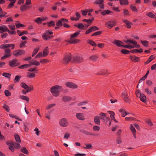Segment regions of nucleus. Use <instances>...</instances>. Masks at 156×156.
Returning a JSON list of instances; mask_svg holds the SVG:
<instances>
[{
	"label": "nucleus",
	"mask_w": 156,
	"mask_h": 156,
	"mask_svg": "<svg viewBox=\"0 0 156 156\" xmlns=\"http://www.w3.org/2000/svg\"><path fill=\"white\" fill-rule=\"evenodd\" d=\"M63 89L62 86L58 85L52 87L51 89V92L55 97H57L59 95V92L62 91Z\"/></svg>",
	"instance_id": "f257e3e1"
},
{
	"label": "nucleus",
	"mask_w": 156,
	"mask_h": 156,
	"mask_svg": "<svg viewBox=\"0 0 156 156\" xmlns=\"http://www.w3.org/2000/svg\"><path fill=\"white\" fill-rule=\"evenodd\" d=\"M29 63L30 64H25L18 67V68L21 69L26 68L30 67L32 65L38 66L40 65V63L34 59H29Z\"/></svg>",
	"instance_id": "f03ea898"
},
{
	"label": "nucleus",
	"mask_w": 156,
	"mask_h": 156,
	"mask_svg": "<svg viewBox=\"0 0 156 156\" xmlns=\"http://www.w3.org/2000/svg\"><path fill=\"white\" fill-rule=\"evenodd\" d=\"M80 33V31H78L71 35L69 42L70 44H76L80 42V40L77 39H74L73 38L77 37L79 35Z\"/></svg>",
	"instance_id": "7ed1b4c3"
},
{
	"label": "nucleus",
	"mask_w": 156,
	"mask_h": 156,
	"mask_svg": "<svg viewBox=\"0 0 156 156\" xmlns=\"http://www.w3.org/2000/svg\"><path fill=\"white\" fill-rule=\"evenodd\" d=\"M61 62L64 64H67L70 62L78 63L82 62V59H62Z\"/></svg>",
	"instance_id": "20e7f679"
},
{
	"label": "nucleus",
	"mask_w": 156,
	"mask_h": 156,
	"mask_svg": "<svg viewBox=\"0 0 156 156\" xmlns=\"http://www.w3.org/2000/svg\"><path fill=\"white\" fill-rule=\"evenodd\" d=\"M117 22L115 20L109 21L106 22L105 23V26L108 29H111L114 26L116 25Z\"/></svg>",
	"instance_id": "39448f33"
},
{
	"label": "nucleus",
	"mask_w": 156,
	"mask_h": 156,
	"mask_svg": "<svg viewBox=\"0 0 156 156\" xmlns=\"http://www.w3.org/2000/svg\"><path fill=\"white\" fill-rule=\"evenodd\" d=\"M4 51L5 53L2 57L1 58H4L10 57L12 55L11 50L9 49H5Z\"/></svg>",
	"instance_id": "423d86ee"
},
{
	"label": "nucleus",
	"mask_w": 156,
	"mask_h": 156,
	"mask_svg": "<svg viewBox=\"0 0 156 156\" xmlns=\"http://www.w3.org/2000/svg\"><path fill=\"white\" fill-rule=\"evenodd\" d=\"M122 98L126 102L129 103L130 99L127 94L125 91H124L122 93Z\"/></svg>",
	"instance_id": "0eeeda50"
},
{
	"label": "nucleus",
	"mask_w": 156,
	"mask_h": 156,
	"mask_svg": "<svg viewBox=\"0 0 156 156\" xmlns=\"http://www.w3.org/2000/svg\"><path fill=\"white\" fill-rule=\"evenodd\" d=\"M60 125L63 127L67 126L69 124V123L65 118H63L61 119L59 122Z\"/></svg>",
	"instance_id": "6e6552de"
},
{
	"label": "nucleus",
	"mask_w": 156,
	"mask_h": 156,
	"mask_svg": "<svg viewBox=\"0 0 156 156\" xmlns=\"http://www.w3.org/2000/svg\"><path fill=\"white\" fill-rule=\"evenodd\" d=\"M126 43H127L128 44L129 43L133 44L135 48H138L140 47V45L137 44V42L135 40L132 41L130 40L127 39L126 41H125Z\"/></svg>",
	"instance_id": "1a4fd4ad"
},
{
	"label": "nucleus",
	"mask_w": 156,
	"mask_h": 156,
	"mask_svg": "<svg viewBox=\"0 0 156 156\" xmlns=\"http://www.w3.org/2000/svg\"><path fill=\"white\" fill-rule=\"evenodd\" d=\"M20 64L18 62L16 59H13L9 62V65L12 67H15L19 65Z\"/></svg>",
	"instance_id": "9d476101"
},
{
	"label": "nucleus",
	"mask_w": 156,
	"mask_h": 156,
	"mask_svg": "<svg viewBox=\"0 0 156 156\" xmlns=\"http://www.w3.org/2000/svg\"><path fill=\"white\" fill-rule=\"evenodd\" d=\"M25 51L23 50H17L14 51L13 54L16 56H18L25 53Z\"/></svg>",
	"instance_id": "9b49d317"
},
{
	"label": "nucleus",
	"mask_w": 156,
	"mask_h": 156,
	"mask_svg": "<svg viewBox=\"0 0 156 156\" xmlns=\"http://www.w3.org/2000/svg\"><path fill=\"white\" fill-rule=\"evenodd\" d=\"M5 32H9V30L5 25H3L0 26V33H2Z\"/></svg>",
	"instance_id": "f8f14e48"
},
{
	"label": "nucleus",
	"mask_w": 156,
	"mask_h": 156,
	"mask_svg": "<svg viewBox=\"0 0 156 156\" xmlns=\"http://www.w3.org/2000/svg\"><path fill=\"white\" fill-rule=\"evenodd\" d=\"M113 43L119 47H122L123 44V43L121 41L117 40H114V41L113 42Z\"/></svg>",
	"instance_id": "ddd939ff"
},
{
	"label": "nucleus",
	"mask_w": 156,
	"mask_h": 156,
	"mask_svg": "<svg viewBox=\"0 0 156 156\" xmlns=\"http://www.w3.org/2000/svg\"><path fill=\"white\" fill-rule=\"evenodd\" d=\"M66 86L70 88H77V86L76 85L70 82L66 83Z\"/></svg>",
	"instance_id": "4468645a"
},
{
	"label": "nucleus",
	"mask_w": 156,
	"mask_h": 156,
	"mask_svg": "<svg viewBox=\"0 0 156 156\" xmlns=\"http://www.w3.org/2000/svg\"><path fill=\"white\" fill-rule=\"evenodd\" d=\"M31 8V6H27L25 4L21 5L20 7V9L22 11H25L27 9H29Z\"/></svg>",
	"instance_id": "2eb2a0df"
},
{
	"label": "nucleus",
	"mask_w": 156,
	"mask_h": 156,
	"mask_svg": "<svg viewBox=\"0 0 156 156\" xmlns=\"http://www.w3.org/2000/svg\"><path fill=\"white\" fill-rule=\"evenodd\" d=\"M43 38L45 40H48L50 39L51 37H52V36H49V34H48V32H45L44 34L42 36Z\"/></svg>",
	"instance_id": "dca6fc26"
},
{
	"label": "nucleus",
	"mask_w": 156,
	"mask_h": 156,
	"mask_svg": "<svg viewBox=\"0 0 156 156\" xmlns=\"http://www.w3.org/2000/svg\"><path fill=\"white\" fill-rule=\"evenodd\" d=\"M99 11H100L101 15L104 16L106 15H108L109 13L112 12V11L108 10H100Z\"/></svg>",
	"instance_id": "f3484780"
},
{
	"label": "nucleus",
	"mask_w": 156,
	"mask_h": 156,
	"mask_svg": "<svg viewBox=\"0 0 156 156\" xmlns=\"http://www.w3.org/2000/svg\"><path fill=\"white\" fill-rule=\"evenodd\" d=\"M76 117L79 120H84L83 114V113H77L76 114Z\"/></svg>",
	"instance_id": "a211bd4d"
},
{
	"label": "nucleus",
	"mask_w": 156,
	"mask_h": 156,
	"mask_svg": "<svg viewBox=\"0 0 156 156\" xmlns=\"http://www.w3.org/2000/svg\"><path fill=\"white\" fill-rule=\"evenodd\" d=\"M48 53V47H46L43 51V57H45Z\"/></svg>",
	"instance_id": "6ab92c4d"
},
{
	"label": "nucleus",
	"mask_w": 156,
	"mask_h": 156,
	"mask_svg": "<svg viewBox=\"0 0 156 156\" xmlns=\"http://www.w3.org/2000/svg\"><path fill=\"white\" fill-rule=\"evenodd\" d=\"M94 121L96 124L99 125L100 124V118L99 116H96L94 119Z\"/></svg>",
	"instance_id": "aec40b11"
},
{
	"label": "nucleus",
	"mask_w": 156,
	"mask_h": 156,
	"mask_svg": "<svg viewBox=\"0 0 156 156\" xmlns=\"http://www.w3.org/2000/svg\"><path fill=\"white\" fill-rule=\"evenodd\" d=\"M74 26L77 27L80 30H83L84 29V25L82 23H79L77 25L75 24Z\"/></svg>",
	"instance_id": "412c9836"
},
{
	"label": "nucleus",
	"mask_w": 156,
	"mask_h": 156,
	"mask_svg": "<svg viewBox=\"0 0 156 156\" xmlns=\"http://www.w3.org/2000/svg\"><path fill=\"white\" fill-rule=\"evenodd\" d=\"M123 21L126 24V27L127 28H130L131 25L132 24L131 23L127 20H123Z\"/></svg>",
	"instance_id": "4be33fe9"
},
{
	"label": "nucleus",
	"mask_w": 156,
	"mask_h": 156,
	"mask_svg": "<svg viewBox=\"0 0 156 156\" xmlns=\"http://www.w3.org/2000/svg\"><path fill=\"white\" fill-rule=\"evenodd\" d=\"M109 73H108L107 70L105 69L102 70L99 72V73H98V75L103 74L104 75H108Z\"/></svg>",
	"instance_id": "5701e85b"
},
{
	"label": "nucleus",
	"mask_w": 156,
	"mask_h": 156,
	"mask_svg": "<svg viewBox=\"0 0 156 156\" xmlns=\"http://www.w3.org/2000/svg\"><path fill=\"white\" fill-rule=\"evenodd\" d=\"M71 100V98L69 96H63L62 100L64 102H68Z\"/></svg>",
	"instance_id": "b1692460"
},
{
	"label": "nucleus",
	"mask_w": 156,
	"mask_h": 156,
	"mask_svg": "<svg viewBox=\"0 0 156 156\" xmlns=\"http://www.w3.org/2000/svg\"><path fill=\"white\" fill-rule=\"evenodd\" d=\"M139 97L141 101L143 102H145L146 101V97L144 94H140Z\"/></svg>",
	"instance_id": "393cba45"
},
{
	"label": "nucleus",
	"mask_w": 156,
	"mask_h": 156,
	"mask_svg": "<svg viewBox=\"0 0 156 156\" xmlns=\"http://www.w3.org/2000/svg\"><path fill=\"white\" fill-rule=\"evenodd\" d=\"M120 2V4L121 5H127L129 3V2L127 0H119Z\"/></svg>",
	"instance_id": "a878e982"
},
{
	"label": "nucleus",
	"mask_w": 156,
	"mask_h": 156,
	"mask_svg": "<svg viewBox=\"0 0 156 156\" xmlns=\"http://www.w3.org/2000/svg\"><path fill=\"white\" fill-rule=\"evenodd\" d=\"M119 112L121 113L122 116L123 117H125L126 115L128 114V113H127L126 111L122 109H121L119 111Z\"/></svg>",
	"instance_id": "bb28decb"
},
{
	"label": "nucleus",
	"mask_w": 156,
	"mask_h": 156,
	"mask_svg": "<svg viewBox=\"0 0 156 156\" xmlns=\"http://www.w3.org/2000/svg\"><path fill=\"white\" fill-rule=\"evenodd\" d=\"M106 117V114L103 112H101L100 114V118L102 120L105 121Z\"/></svg>",
	"instance_id": "cd10ccee"
},
{
	"label": "nucleus",
	"mask_w": 156,
	"mask_h": 156,
	"mask_svg": "<svg viewBox=\"0 0 156 156\" xmlns=\"http://www.w3.org/2000/svg\"><path fill=\"white\" fill-rule=\"evenodd\" d=\"M14 137L16 141L18 143H20L21 140L18 134L16 133L14 135Z\"/></svg>",
	"instance_id": "c85d7f7f"
},
{
	"label": "nucleus",
	"mask_w": 156,
	"mask_h": 156,
	"mask_svg": "<svg viewBox=\"0 0 156 156\" xmlns=\"http://www.w3.org/2000/svg\"><path fill=\"white\" fill-rule=\"evenodd\" d=\"M87 42L90 45L94 46L96 47L97 46L95 42L91 40H88Z\"/></svg>",
	"instance_id": "c756f323"
},
{
	"label": "nucleus",
	"mask_w": 156,
	"mask_h": 156,
	"mask_svg": "<svg viewBox=\"0 0 156 156\" xmlns=\"http://www.w3.org/2000/svg\"><path fill=\"white\" fill-rule=\"evenodd\" d=\"M40 49L39 47H37L34 48L33 52V53L32 55V57H34L38 52Z\"/></svg>",
	"instance_id": "7c9ffc66"
},
{
	"label": "nucleus",
	"mask_w": 156,
	"mask_h": 156,
	"mask_svg": "<svg viewBox=\"0 0 156 156\" xmlns=\"http://www.w3.org/2000/svg\"><path fill=\"white\" fill-rule=\"evenodd\" d=\"M104 2V0H95L94 1V3L95 5H99L101 4H103Z\"/></svg>",
	"instance_id": "2f4dec72"
},
{
	"label": "nucleus",
	"mask_w": 156,
	"mask_h": 156,
	"mask_svg": "<svg viewBox=\"0 0 156 156\" xmlns=\"http://www.w3.org/2000/svg\"><path fill=\"white\" fill-rule=\"evenodd\" d=\"M20 98L23 100H25L27 101H29V98L26 96L24 95H20L19 96Z\"/></svg>",
	"instance_id": "473e14b6"
},
{
	"label": "nucleus",
	"mask_w": 156,
	"mask_h": 156,
	"mask_svg": "<svg viewBox=\"0 0 156 156\" xmlns=\"http://www.w3.org/2000/svg\"><path fill=\"white\" fill-rule=\"evenodd\" d=\"M122 47H124L125 48H128V49H131V48H135V47L134 45H122Z\"/></svg>",
	"instance_id": "72a5a7b5"
},
{
	"label": "nucleus",
	"mask_w": 156,
	"mask_h": 156,
	"mask_svg": "<svg viewBox=\"0 0 156 156\" xmlns=\"http://www.w3.org/2000/svg\"><path fill=\"white\" fill-rule=\"evenodd\" d=\"M35 76V74L34 73H27V77L29 78H32L34 77Z\"/></svg>",
	"instance_id": "f704fd0d"
},
{
	"label": "nucleus",
	"mask_w": 156,
	"mask_h": 156,
	"mask_svg": "<svg viewBox=\"0 0 156 156\" xmlns=\"http://www.w3.org/2000/svg\"><path fill=\"white\" fill-rule=\"evenodd\" d=\"M72 57L71 54L70 53H67L65 54L64 58H71Z\"/></svg>",
	"instance_id": "c9c22d12"
},
{
	"label": "nucleus",
	"mask_w": 156,
	"mask_h": 156,
	"mask_svg": "<svg viewBox=\"0 0 156 156\" xmlns=\"http://www.w3.org/2000/svg\"><path fill=\"white\" fill-rule=\"evenodd\" d=\"M20 86L24 88L25 89H27L28 88V86L24 83H21Z\"/></svg>",
	"instance_id": "e433bc0d"
},
{
	"label": "nucleus",
	"mask_w": 156,
	"mask_h": 156,
	"mask_svg": "<svg viewBox=\"0 0 156 156\" xmlns=\"http://www.w3.org/2000/svg\"><path fill=\"white\" fill-rule=\"evenodd\" d=\"M2 14L0 15V19L2 18V17H6L9 16L7 15V13L5 12H2Z\"/></svg>",
	"instance_id": "4c0bfd02"
},
{
	"label": "nucleus",
	"mask_w": 156,
	"mask_h": 156,
	"mask_svg": "<svg viewBox=\"0 0 156 156\" xmlns=\"http://www.w3.org/2000/svg\"><path fill=\"white\" fill-rule=\"evenodd\" d=\"M2 75L7 78H9L11 77V74L8 73H4L2 74Z\"/></svg>",
	"instance_id": "58836bf2"
},
{
	"label": "nucleus",
	"mask_w": 156,
	"mask_h": 156,
	"mask_svg": "<svg viewBox=\"0 0 156 156\" xmlns=\"http://www.w3.org/2000/svg\"><path fill=\"white\" fill-rule=\"evenodd\" d=\"M55 25V22L53 21H51L48 23V26L49 27H54Z\"/></svg>",
	"instance_id": "ea45409f"
},
{
	"label": "nucleus",
	"mask_w": 156,
	"mask_h": 156,
	"mask_svg": "<svg viewBox=\"0 0 156 156\" xmlns=\"http://www.w3.org/2000/svg\"><path fill=\"white\" fill-rule=\"evenodd\" d=\"M21 151L22 152L26 154H28L29 153L25 147L22 148L21 150Z\"/></svg>",
	"instance_id": "a19ab883"
},
{
	"label": "nucleus",
	"mask_w": 156,
	"mask_h": 156,
	"mask_svg": "<svg viewBox=\"0 0 156 156\" xmlns=\"http://www.w3.org/2000/svg\"><path fill=\"white\" fill-rule=\"evenodd\" d=\"M55 104H49L47 105V106L46 107V109L47 110L55 106Z\"/></svg>",
	"instance_id": "79ce46f5"
},
{
	"label": "nucleus",
	"mask_w": 156,
	"mask_h": 156,
	"mask_svg": "<svg viewBox=\"0 0 156 156\" xmlns=\"http://www.w3.org/2000/svg\"><path fill=\"white\" fill-rule=\"evenodd\" d=\"M141 43L144 46L147 47L148 44V42L147 41H141Z\"/></svg>",
	"instance_id": "37998d69"
},
{
	"label": "nucleus",
	"mask_w": 156,
	"mask_h": 156,
	"mask_svg": "<svg viewBox=\"0 0 156 156\" xmlns=\"http://www.w3.org/2000/svg\"><path fill=\"white\" fill-rule=\"evenodd\" d=\"M121 52L123 54H127L129 53V51L125 49H122L121 51Z\"/></svg>",
	"instance_id": "c03bdc74"
},
{
	"label": "nucleus",
	"mask_w": 156,
	"mask_h": 156,
	"mask_svg": "<svg viewBox=\"0 0 156 156\" xmlns=\"http://www.w3.org/2000/svg\"><path fill=\"white\" fill-rule=\"evenodd\" d=\"M63 23L61 19L59 20L56 23V26L58 27H61L62 26Z\"/></svg>",
	"instance_id": "a18cd8bd"
},
{
	"label": "nucleus",
	"mask_w": 156,
	"mask_h": 156,
	"mask_svg": "<svg viewBox=\"0 0 156 156\" xmlns=\"http://www.w3.org/2000/svg\"><path fill=\"white\" fill-rule=\"evenodd\" d=\"M130 8L134 12H137L138 11L136 7L135 6L131 5L130 6Z\"/></svg>",
	"instance_id": "49530a36"
},
{
	"label": "nucleus",
	"mask_w": 156,
	"mask_h": 156,
	"mask_svg": "<svg viewBox=\"0 0 156 156\" xmlns=\"http://www.w3.org/2000/svg\"><path fill=\"white\" fill-rule=\"evenodd\" d=\"M102 33V32L101 31H98L95 32L91 35V36H97L100 35Z\"/></svg>",
	"instance_id": "de8ad7c7"
},
{
	"label": "nucleus",
	"mask_w": 156,
	"mask_h": 156,
	"mask_svg": "<svg viewBox=\"0 0 156 156\" xmlns=\"http://www.w3.org/2000/svg\"><path fill=\"white\" fill-rule=\"evenodd\" d=\"M7 48L12 47V49H13L14 48L15 44H6Z\"/></svg>",
	"instance_id": "09e8293b"
},
{
	"label": "nucleus",
	"mask_w": 156,
	"mask_h": 156,
	"mask_svg": "<svg viewBox=\"0 0 156 156\" xmlns=\"http://www.w3.org/2000/svg\"><path fill=\"white\" fill-rule=\"evenodd\" d=\"M143 52V49H135L133 50L132 52L134 53L138 52L141 53Z\"/></svg>",
	"instance_id": "8fccbe9b"
},
{
	"label": "nucleus",
	"mask_w": 156,
	"mask_h": 156,
	"mask_svg": "<svg viewBox=\"0 0 156 156\" xmlns=\"http://www.w3.org/2000/svg\"><path fill=\"white\" fill-rule=\"evenodd\" d=\"M93 130L94 131H98L100 129V127L97 126H94L93 127Z\"/></svg>",
	"instance_id": "3c124183"
},
{
	"label": "nucleus",
	"mask_w": 156,
	"mask_h": 156,
	"mask_svg": "<svg viewBox=\"0 0 156 156\" xmlns=\"http://www.w3.org/2000/svg\"><path fill=\"white\" fill-rule=\"evenodd\" d=\"M21 76H15V79L14 80V81L15 83L17 82H19Z\"/></svg>",
	"instance_id": "603ef678"
},
{
	"label": "nucleus",
	"mask_w": 156,
	"mask_h": 156,
	"mask_svg": "<svg viewBox=\"0 0 156 156\" xmlns=\"http://www.w3.org/2000/svg\"><path fill=\"white\" fill-rule=\"evenodd\" d=\"M14 147L16 149H19L20 147V145L19 144L16 143L14 142V144L13 145Z\"/></svg>",
	"instance_id": "864d4df0"
},
{
	"label": "nucleus",
	"mask_w": 156,
	"mask_h": 156,
	"mask_svg": "<svg viewBox=\"0 0 156 156\" xmlns=\"http://www.w3.org/2000/svg\"><path fill=\"white\" fill-rule=\"evenodd\" d=\"M82 133H84L85 134H86V135H93V136H95V135L89 132L88 131H86L85 130H83L82 131Z\"/></svg>",
	"instance_id": "5fc2aeb1"
},
{
	"label": "nucleus",
	"mask_w": 156,
	"mask_h": 156,
	"mask_svg": "<svg viewBox=\"0 0 156 156\" xmlns=\"http://www.w3.org/2000/svg\"><path fill=\"white\" fill-rule=\"evenodd\" d=\"M130 130H131L133 133H136V130L135 128L133 127V126L132 124L130 125Z\"/></svg>",
	"instance_id": "6e6d98bb"
},
{
	"label": "nucleus",
	"mask_w": 156,
	"mask_h": 156,
	"mask_svg": "<svg viewBox=\"0 0 156 156\" xmlns=\"http://www.w3.org/2000/svg\"><path fill=\"white\" fill-rule=\"evenodd\" d=\"M147 15V16L151 18H154L155 17V15L151 12L148 13Z\"/></svg>",
	"instance_id": "4d7b16f0"
},
{
	"label": "nucleus",
	"mask_w": 156,
	"mask_h": 156,
	"mask_svg": "<svg viewBox=\"0 0 156 156\" xmlns=\"http://www.w3.org/2000/svg\"><path fill=\"white\" fill-rule=\"evenodd\" d=\"M88 101H83L80 102V103H78L77 104L78 106H81L85 105V104H87L88 103Z\"/></svg>",
	"instance_id": "13d9d810"
},
{
	"label": "nucleus",
	"mask_w": 156,
	"mask_h": 156,
	"mask_svg": "<svg viewBox=\"0 0 156 156\" xmlns=\"http://www.w3.org/2000/svg\"><path fill=\"white\" fill-rule=\"evenodd\" d=\"M5 95L6 96H9L11 95V93L8 90L5 91Z\"/></svg>",
	"instance_id": "bf43d9fd"
},
{
	"label": "nucleus",
	"mask_w": 156,
	"mask_h": 156,
	"mask_svg": "<svg viewBox=\"0 0 156 156\" xmlns=\"http://www.w3.org/2000/svg\"><path fill=\"white\" fill-rule=\"evenodd\" d=\"M44 58V57H43V54L41 52H39L38 53L36 56V58Z\"/></svg>",
	"instance_id": "052dcab7"
},
{
	"label": "nucleus",
	"mask_w": 156,
	"mask_h": 156,
	"mask_svg": "<svg viewBox=\"0 0 156 156\" xmlns=\"http://www.w3.org/2000/svg\"><path fill=\"white\" fill-rule=\"evenodd\" d=\"M26 41H23L22 42L20 45V48H23L25 46V44L27 43Z\"/></svg>",
	"instance_id": "680f3d73"
},
{
	"label": "nucleus",
	"mask_w": 156,
	"mask_h": 156,
	"mask_svg": "<svg viewBox=\"0 0 156 156\" xmlns=\"http://www.w3.org/2000/svg\"><path fill=\"white\" fill-rule=\"evenodd\" d=\"M3 107L4 108L7 112H9V106L5 105H4Z\"/></svg>",
	"instance_id": "e2e57ef3"
},
{
	"label": "nucleus",
	"mask_w": 156,
	"mask_h": 156,
	"mask_svg": "<svg viewBox=\"0 0 156 156\" xmlns=\"http://www.w3.org/2000/svg\"><path fill=\"white\" fill-rule=\"evenodd\" d=\"M35 22L38 24L41 23V19H40V17H39L36 18L35 20Z\"/></svg>",
	"instance_id": "0e129e2a"
},
{
	"label": "nucleus",
	"mask_w": 156,
	"mask_h": 156,
	"mask_svg": "<svg viewBox=\"0 0 156 156\" xmlns=\"http://www.w3.org/2000/svg\"><path fill=\"white\" fill-rule=\"evenodd\" d=\"M70 136V134L68 133H65L64 138L65 139H68Z\"/></svg>",
	"instance_id": "69168bd1"
},
{
	"label": "nucleus",
	"mask_w": 156,
	"mask_h": 156,
	"mask_svg": "<svg viewBox=\"0 0 156 156\" xmlns=\"http://www.w3.org/2000/svg\"><path fill=\"white\" fill-rule=\"evenodd\" d=\"M86 147H84L85 149H90L92 147L91 144H86Z\"/></svg>",
	"instance_id": "338daca9"
},
{
	"label": "nucleus",
	"mask_w": 156,
	"mask_h": 156,
	"mask_svg": "<svg viewBox=\"0 0 156 156\" xmlns=\"http://www.w3.org/2000/svg\"><path fill=\"white\" fill-rule=\"evenodd\" d=\"M49 62L48 59H41L40 62L42 63H45Z\"/></svg>",
	"instance_id": "774afa93"
}]
</instances>
